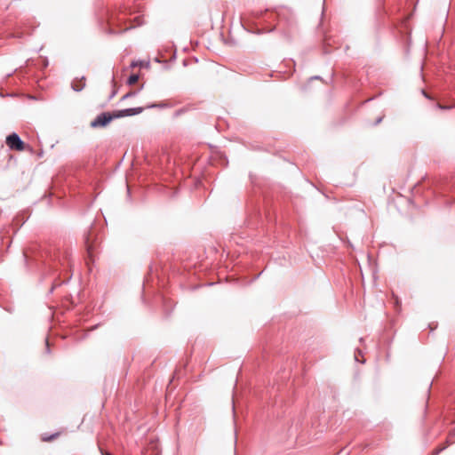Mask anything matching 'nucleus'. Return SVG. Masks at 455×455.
Masks as SVG:
<instances>
[{
	"mask_svg": "<svg viewBox=\"0 0 455 455\" xmlns=\"http://www.w3.org/2000/svg\"><path fill=\"white\" fill-rule=\"evenodd\" d=\"M71 256V249L66 244L63 247L35 244L23 251L27 270L39 275V283H49L46 297L72 278Z\"/></svg>",
	"mask_w": 455,
	"mask_h": 455,
	"instance_id": "obj_1",
	"label": "nucleus"
},
{
	"mask_svg": "<svg viewBox=\"0 0 455 455\" xmlns=\"http://www.w3.org/2000/svg\"><path fill=\"white\" fill-rule=\"evenodd\" d=\"M281 204L279 195L275 191L259 189L255 192L247 201L249 225L257 228L264 224L265 220L268 223L275 222L277 208Z\"/></svg>",
	"mask_w": 455,
	"mask_h": 455,
	"instance_id": "obj_2",
	"label": "nucleus"
},
{
	"mask_svg": "<svg viewBox=\"0 0 455 455\" xmlns=\"http://www.w3.org/2000/svg\"><path fill=\"white\" fill-rule=\"evenodd\" d=\"M167 269L161 267V274L158 268L149 267V273L144 277L142 283V299L145 303H152L161 307L165 318L169 317L174 308L175 303L168 298L165 288V275Z\"/></svg>",
	"mask_w": 455,
	"mask_h": 455,
	"instance_id": "obj_3",
	"label": "nucleus"
},
{
	"mask_svg": "<svg viewBox=\"0 0 455 455\" xmlns=\"http://www.w3.org/2000/svg\"><path fill=\"white\" fill-rule=\"evenodd\" d=\"M297 362L290 356H284L272 345L263 347L260 359L257 361V367L262 373L275 371L277 381L284 382L290 379Z\"/></svg>",
	"mask_w": 455,
	"mask_h": 455,
	"instance_id": "obj_4",
	"label": "nucleus"
},
{
	"mask_svg": "<svg viewBox=\"0 0 455 455\" xmlns=\"http://www.w3.org/2000/svg\"><path fill=\"white\" fill-rule=\"evenodd\" d=\"M102 218L103 222L96 217L84 235V246L91 258H93L99 252L103 239L107 220L104 216Z\"/></svg>",
	"mask_w": 455,
	"mask_h": 455,
	"instance_id": "obj_5",
	"label": "nucleus"
},
{
	"mask_svg": "<svg viewBox=\"0 0 455 455\" xmlns=\"http://www.w3.org/2000/svg\"><path fill=\"white\" fill-rule=\"evenodd\" d=\"M49 66V59H26L24 67H20L24 70L28 78H34L36 83L45 77L44 70Z\"/></svg>",
	"mask_w": 455,
	"mask_h": 455,
	"instance_id": "obj_6",
	"label": "nucleus"
},
{
	"mask_svg": "<svg viewBox=\"0 0 455 455\" xmlns=\"http://www.w3.org/2000/svg\"><path fill=\"white\" fill-rule=\"evenodd\" d=\"M5 144L11 150H16L20 152L28 150L31 153L34 152L33 148L23 141L20 136L15 132H12L6 136Z\"/></svg>",
	"mask_w": 455,
	"mask_h": 455,
	"instance_id": "obj_7",
	"label": "nucleus"
},
{
	"mask_svg": "<svg viewBox=\"0 0 455 455\" xmlns=\"http://www.w3.org/2000/svg\"><path fill=\"white\" fill-rule=\"evenodd\" d=\"M116 120L114 112L103 111L98 114L93 120L90 123V127L92 129L106 128L112 121Z\"/></svg>",
	"mask_w": 455,
	"mask_h": 455,
	"instance_id": "obj_8",
	"label": "nucleus"
},
{
	"mask_svg": "<svg viewBox=\"0 0 455 455\" xmlns=\"http://www.w3.org/2000/svg\"><path fill=\"white\" fill-rule=\"evenodd\" d=\"M58 186H59L58 185V180H53L51 187L44 193V195L40 198V200H46L47 201V205L49 207L52 206V197L53 196L60 199L66 194L64 188H61L59 189Z\"/></svg>",
	"mask_w": 455,
	"mask_h": 455,
	"instance_id": "obj_9",
	"label": "nucleus"
},
{
	"mask_svg": "<svg viewBox=\"0 0 455 455\" xmlns=\"http://www.w3.org/2000/svg\"><path fill=\"white\" fill-rule=\"evenodd\" d=\"M143 111H144L143 107H134V108L113 110L114 116L116 119L138 116V115L141 114Z\"/></svg>",
	"mask_w": 455,
	"mask_h": 455,
	"instance_id": "obj_10",
	"label": "nucleus"
},
{
	"mask_svg": "<svg viewBox=\"0 0 455 455\" xmlns=\"http://www.w3.org/2000/svg\"><path fill=\"white\" fill-rule=\"evenodd\" d=\"M295 66L296 63L294 59H282V61L279 65V70L276 72L291 76L295 71Z\"/></svg>",
	"mask_w": 455,
	"mask_h": 455,
	"instance_id": "obj_11",
	"label": "nucleus"
},
{
	"mask_svg": "<svg viewBox=\"0 0 455 455\" xmlns=\"http://www.w3.org/2000/svg\"><path fill=\"white\" fill-rule=\"evenodd\" d=\"M32 211L28 208L20 211L13 219L14 223L20 228L30 218Z\"/></svg>",
	"mask_w": 455,
	"mask_h": 455,
	"instance_id": "obj_12",
	"label": "nucleus"
},
{
	"mask_svg": "<svg viewBox=\"0 0 455 455\" xmlns=\"http://www.w3.org/2000/svg\"><path fill=\"white\" fill-rule=\"evenodd\" d=\"M262 274V271L259 272V273H254V270L251 268V267H245L244 269H243L242 273H241V276L244 279H248V283H251L255 280H257L260 275Z\"/></svg>",
	"mask_w": 455,
	"mask_h": 455,
	"instance_id": "obj_13",
	"label": "nucleus"
},
{
	"mask_svg": "<svg viewBox=\"0 0 455 455\" xmlns=\"http://www.w3.org/2000/svg\"><path fill=\"white\" fill-rule=\"evenodd\" d=\"M85 87V76L76 77L71 83V88L75 92H81Z\"/></svg>",
	"mask_w": 455,
	"mask_h": 455,
	"instance_id": "obj_14",
	"label": "nucleus"
},
{
	"mask_svg": "<svg viewBox=\"0 0 455 455\" xmlns=\"http://www.w3.org/2000/svg\"><path fill=\"white\" fill-rule=\"evenodd\" d=\"M177 59H154L156 63L162 65L163 69L169 70L172 68Z\"/></svg>",
	"mask_w": 455,
	"mask_h": 455,
	"instance_id": "obj_15",
	"label": "nucleus"
},
{
	"mask_svg": "<svg viewBox=\"0 0 455 455\" xmlns=\"http://www.w3.org/2000/svg\"><path fill=\"white\" fill-rule=\"evenodd\" d=\"M116 74L113 70L112 76H111L112 90L108 96V101H110L118 92V87L116 86Z\"/></svg>",
	"mask_w": 455,
	"mask_h": 455,
	"instance_id": "obj_16",
	"label": "nucleus"
},
{
	"mask_svg": "<svg viewBox=\"0 0 455 455\" xmlns=\"http://www.w3.org/2000/svg\"><path fill=\"white\" fill-rule=\"evenodd\" d=\"M191 271L192 269H187L186 267H172V275H184V276H187V275H189L191 274Z\"/></svg>",
	"mask_w": 455,
	"mask_h": 455,
	"instance_id": "obj_17",
	"label": "nucleus"
},
{
	"mask_svg": "<svg viewBox=\"0 0 455 455\" xmlns=\"http://www.w3.org/2000/svg\"><path fill=\"white\" fill-rule=\"evenodd\" d=\"M354 357L355 361L358 363L363 364L366 363V358L363 353V350L360 347L355 348Z\"/></svg>",
	"mask_w": 455,
	"mask_h": 455,
	"instance_id": "obj_18",
	"label": "nucleus"
},
{
	"mask_svg": "<svg viewBox=\"0 0 455 455\" xmlns=\"http://www.w3.org/2000/svg\"><path fill=\"white\" fill-rule=\"evenodd\" d=\"M315 80L323 81V78L320 76H313L309 77L307 79V82L300 87L301 91L307 92L310 87L311 82H313Z\"/></svg>",
	"mask_w": 455,
	"mask_h": 455,
	"instance_id": "obj_19",
	"label": "nucleus"
},
{
	"mask_svg": "<svg viewBox=\"0 0 455 455\" xmlns=\"http://www.w3.org/2000/svg\"><path fill=\"white\" fill-rule=\"evenodd\" d=\"M59 435H60L59 432H55L52 434H44L41 436V440L43 442H52V441L55 440Z\"/></svg>",
	"mask_w": 455,
	"mask_h": 455,
	"instance_id": "obj_20",
	"label": "nucleus"
},
{
	"mask_svg": "<svg viewBox=\"0 0 455 455\" xmlns=\"http://www.w3.org/2000/svg\"><path fill=\"white\" fill-rule=\"evenodd\" d=\"M140 77L139 73H132L126 79L127 85H132L135 84Z\"/></svg>",
	"mask_w": 455,
	"mask_h": 455,
	"instance_id": "obj_21",
	"label": "nucleus"
},
{
	"mask_svg": "<svg viewBox=\"0 0 455 455\" xmlns=\"http://www.w3.org/2000/svg\"><path fill=\"white\" fill-rule=\"evenodd\" d=\"M143 89V85H141L138 90L136 91H131L129 92H127L126 94H124L122 98H121V101L123 100H125L129 98H132V97H135L140 91H141Z\"/></svg>",
	"mask_w": 455,
	"mask_h": 455,
	"instance_id": "obj_22",
	"label": "nucleus"
},
{
	"mask_svg": "<svg viewBox=\"0 0 455 455\" xmlns=\"http://www.w3.org/2000/svg\"><path fill=\"white\" fill-rule=\"evenodd\" d=\"M140 68H148L150 67V59H138Z\"/></svg>",
	"mask_w": 455,
	"mask_h": 455,
	"instance_id": "obj_23",
	"label": "nucleus"
},
{
	"mask_svg": "<svg viewBox=\"0 0 455 455\" xmlns=\"http://www.w3.org/2000/svg\"><path fill=\"white\" fill-rule=\"evenodd\" d=\"M236 391L234 388L233 395H232V411H233V417L235 418V408H236Z\"/></svg>",
	"mask_w": 455,
	"mask_h": 455,
	"instance_id": "obj_24",
	"label": "nucleus"
},
{
	"mask_svg": "<svg viewBox=\"0 0 455 455\" xmlns=\"http://www.w3.org/2000/svg\"><path fill=\"white\" fill-rule=\"evenodd\" d=\"M211 61L209 62V69L211 70H214L216 72H219V69H217L218 68H220L222 67L221 65L214 62L213 60H212V59H209Z\"/></svg>",
	"mask_w": 455,
	"mask_h": 455,
	"instance_id": "obj_25",
	"label": "nucleus"
},
{
	"mask_svg": "<svg viewBox=\"0 0 455 455\" xmlns=\"http://www.w3.org/2000/svg\"><path fill=\"white\" fill-rule=\"evenodd\" d=\"M139 68L138 59H132L130 65L128 67L124 68V70L126 71L128 68Z\"/></svg>",
	"mask_w": 455,
	"mask_h": 455,
	"instance_id": "obj_26",
	"label": "nucleus"
},
{
	"mask_svg": "<svg viewBox=\"0 0 455 455\" xmlns=\"http://www.w3.org/2000/svg\"><path fill=\"white\" fill-rule=\"evenodd\" d=\"M220 162L222 165H224L225 167L228 166V159L227 157V156L225 155H222L220 156Z\"/></svg>",
	"mask_w": 455,
	"mask_h": 455,
	"instance_id": "obj_27",
	"label": "nucleus"
},
{
	"mask_svg": "<svg viewBox=\"0 0 455 455\" xmlns=\"http://www.w3.org/2000/svg\"><path fill=\"white\" fill-rule=\"evenodd\" d=\"M45 353L48 355L51 354V347H50L48 338L45 339Z\"/></svg>",
	"mask_w": 455,
	"mask_h": 455,
	"instance_id": "obj_28",
	"label": "nucleus"
},
{
	"mask_svg": "<svg viewBox=\"0 0 455 455\" xmlns=\"http://www.w3.org/2000/svg\"><path fill=\"white\" fill-rule=\"evenodd\" d=\"M158 108H167L169 105L164 101L156 102Z\"/></svg>",
	"mask_w": 455,
	"mask_h": 455,
	"instance_id": "obj_29",
	"label": "nucleus"
},
{
	"mask_svg": "<svg viewBox=\"0 0 455 455\" xmlns=\"http://www.w3.org/2000/svg\"><path fill=\"white\" fill-rule=\"evenodd\" d=\"M157 108L156 102H152V103L148 104L145 108L151 109V108Z\"/></svg>",
	"mask_w": 455,
	"mask_h": 455,
	"instance_id": "obj_30",
	"label": "nucleus"
},
{
	"mask_svg": "<svg viewBox=\"0 0 455 455\" xmlns=\"http://www.w3.org/2000/svg\"><path fill=\"white\" fill-rule=\"evenodd\" d=\"M182 66L184 68L188 67V59H183L182 60Z\"/></svg>",
	"mask_w": 455,
	"mask_h": 455,
	"instance_id": "obj_31",
	"label": "nucleus"
},
{
	"mask_svg": "<svg viewBox=\"0 0 455 455\" xmlns=\"http://www.w3.org/2000/svg\"><path fill=\"white\" fill-rule=\"evenodd\" d=\"M366 259H367L368 264H370V249H368L366 251Z\"/></svg>",
	"mask_w": 455,
	"mask_h": 455,
	"instance_id": "obj_32",
	"label": "nucleus"
},
{
	"mask_svg": "<svg viewBox=\"0 0 455 455\" xmlns=\"http://www.w3.org/2000/svg\"><path fill=\"white\" fill-rule=\"evenodd\" d=\"M354 379H359V371H355Z\"/></svg>",
	"mask_w": 455,
	"mask_h": 455,
	"instance_id": "obj_33",
	"label": "nucleus"
},
{
	"mask_svg": "<svg viewBox=\"0 0 455 455\" xmlns=\"http://www.w3.org/2000/svg\"><path fill=\"white\" fill-rule=\"evenodd\" d=\"M365 339H366V338H365V337H362V338H360V339H359V342H360L361 344H363V343H364V341H365Z\"/></svg>",
	"mask_w": 455,
	"mask_h": 455,
	"instance_id": "obj_34",
	"label": "nucleus"
},
{
	"mask_svg": "<svg viewBox=\"0 0 455 455\" xmlns=\"http://www.w3.org/2000/svg\"><path fill=\"white\" fill-rule=\"evenodd\" d=\"M176 376H177V372H175V373L173 374V376H172V379H170V382H169L168 387H170V386H171V384H172V379H173L174 378H176Z\"/></svg>",
	"mask_w": 455,
	"mask_h": 455,
	"instance_id": "obj_35",
	"label": "nucleus"
},
{
	"mask_svg": "<svg viewBox=\"0 0 455 455\" xmlns=\"http://www.w3.org/2000/svg\"><path fill=\"white\" fill-rule=\"evenodd\" d=\"M126 188H127V196H128V197H131V190H130L129 187L127 186Z\"/></svg>",
	"mask_w": 455,
	"mask_h": 455,
	"instance_id": "obj_36",
	"label": "nucleus"
},
{
	"mask_svg": "<svg viewBox=\"0 0 455 455\" xmlns=\"http://www.w3.org/2000/svg\"><path fill=\"white\" fill-rule=\"evenodd\" d=\"M43 155H44V151H43V150H41V151L38 153V156H39V157H42V156H43Z\"/></svg>",
	"mask_w": 455,
	"mask_h": 455,
	"instance_id": "obj_37",
	"label": "nucleus"
},
{
	"mask_svg": "<svg viewBox=\"0 0 455 455\" xmlns=\"http://www.w3.org/2000/svg\"><path fill=\"white\" fill-rule=\"evenodd\" d=\"M347 244H348L350 247H352V246H353V245L351 244V243H350V241H349L348 239H347Z\"/></svg>",
	"mask_w": 455,
	"mask_h": 455,
	"instance_id": "obj_38",
	"label": "nucleus"
},
{
	"mask_svg": "<svg viewBox=\"0 0 455 455\" xmlns=\"http://www.w3.org/2000/svg\"><path fill=\"white\" fill-rule=\"evenodd\" d=\"M196 63L199 62V59H194Z\"/></svg>",
	"mask_w": 455,
	"mask_h": 455,
	"instance_id": "obj_39",
	"label": "nucleus"
}]
</instances>
